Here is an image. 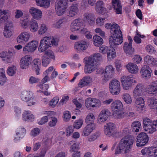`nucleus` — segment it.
<instances>
[{"label": "nucleus", "mask_w": 157, "mask_h": 157, "mask_svg": "<svg viewBox=\"0 0 157 157\" xmlns=\"http://www.w3.org/2000/svg\"><path fill=\"white\" fill-rule=\"evenodd\" d=\"M134 142V139L133 137L130 136H124L119 143L116 148L115 154L117 155L122 153H128Z\"/></svg>", "instance_id": "nucleus-1"}, {"label": "nucleus", "mask_w": 157, "mask_h": 157, "mask_svg": "<svg viewBox=\"0 0 157 157\" xmlns=\"http://www.w3.org/2000/svg\"><path fill=\"white\" fill-rule=\"evenodd\" d=\"M59 39L52 36H45L40 41L38 51L42 52L48 48L51 45L57 46L58 45Z\"/></svg>", "instance_id": "nucleus-2"}, {"label": "nucleus", "mask_w": 157, "mask_h": 157, "mask_svg": "<svg viewBox=\"0 0 157 157\" xmlns=\"http://www.w3.org/2000/svg\"><path fill=\"white\" fill-rule=\"evenodd\" d=\"M104 131L107 136L116 137L119 135V132L116 128L115 124L109 122L104 126Z\"/></svg>", "instance_id": "nucleus-3"}, {"label": "nucleus", "mask_w": 157, "mask_h": 157, "mask_svg": "<svg viewBox=\"0 0 157 157\" xmlns=\"http://www.w3.org/2000/svg\"><path fill=\"white\" fill-rule=\"evenodd\" d=\"M121 82L122 86L124 90H129L133 85V83H137L136 80L132 76V75L123 76L121 78Z\"/></svg>", "instance_id": "nucleus-4"}, {"label": "nucleus", "mask_w": 157, "mask_h": 157, "mask_svg": "<svg viewBox=\"0 0 157 157\" xmlns=\"http://www.w3.org/2000/svg\"><path fill=\"white\" fill-rule=\"evenodd\" d=\"M68 0H57L55 4V9L58 16L62 15L67 8Z\"/></svg>", "instance_id": "nucleus-5"}, {"label": "nucleus", "mask_w": 157, "mask_h": 157, "mask_svg": "<svg viewBox=\"0 0 157 157\" xmlns=\"http://www.w3.org/2000/svg\"><path fill=\"white\" fill-rule=\"evenodd\" d=\"M109 88L110 93L113 95L118 94L120 93L121 90L120 82L115 79H113L109 82Z\"/></svg>", "instance_id": "nucleus-6"}, {"label": "nucleus", "mask_w": 157, "mask_h": 157, "mask_svg": "<svg viewBox=\"0 0 157 157\" xmlns=\"http://www.w3.org/2000/svg\"><path fill=\"white\" fill-rule=\"evenodd\" d=\"M156 121H152L148 118H145L143 121V127L145 131L149 133H152L154 132V129L155 126V124Z\"/></svg>", "instance_id": "nucleus-7"}, {"label": "nucleus", "mask_w": 157, "mask_h": 157, "mask_svg": "<svg viewBox=\"0 0 157 157\" xmlns=\"http://www.w3.org/2000/svg\"><path fill=\"white\" fill-rule=\"evenodd\" d=\"M38 42L35 40H33L27 43L23 48L24 53L27 54L29 52H32L34 51L36 49Z\"/></svg>", "instance_id": "nucleus-8"}, {"label": "nucleus", "mask_w": 157, "mask_h": 157, "mask_svg": "<svg viewBox=\"0 0 157 157\" xmlns=\"http://www.w3.org/2000/svg\"><path fill=\"white\" fill-rule=\"evenodd\" d=\"M85 105L88 108L99 107L101 106L100 101L98 99L94 98H88L85 101Z\"/></svg>", "instance_id": "nucleus-9"}, {"label": "nucleus", "mask_w": 157, "mask_h": 157, "mask_svg": "<svg viewBox=\"0 0 157 157\" xmlns=\"http://www.w3.org/2000/svg\"><path fill=\"white\" fill-rule=\"evenodd\" d=\"M123 41L122 33L118 34L115 35H112L109 38L110 46L113 47L115 45H119Z\"/></svg>", "instance_id": "nucleus-10"}, {"label": "nucleus", "mask_w": 157, "mask_h": 157, "mask_svg": "<svg viewBox=\"0 0 157 157\" xmlns=\"http://www.w3.org/2000/svg\"><path fill=\"white\" fill-rule=\"evenodd\" d=\"M148 137L147 134L143 132H141L137 136L136 142L137 147H141L145 145L148 142Z\"/></svg>", "instance_id": "nucleus-11"}, {"label": "nucleus", "mask_w": 157, "mask_h": 157, "mask_svg": "<svg viewBox=\"0 0 157 157\" xmlns=\"http://www.w3.org/2000/svg\"><path fill=\"white\" fill-rule=\"evenodd\" d=\"M105 28L110 29V32L113 35H115L119 33H122L120 30V27L116 23L113 22L112 24L108 23L105 25Z\"/></svg>", "instance_id": "nucleus-12"}, {"label": "nucleus", "mask_w": 157, "mask_h": 157, "mask_svg": "<svg viewBox=\"0 0 157 157\" xmlns=\"http://www.w3.org/2000/svg\"><path fill=\"white\" fill-rule=\"evenodd\" d=\"M145 86L142 83H138L136 86L133 91V96L134 98L142 96L145 91Z\"/></svg>", "instance_id": "nucleus-13"}, {"label": "nucleus", "mask_w": 157, "mask_h": 157, "mask_svg": "<svg viewBox=\"0 0 157 157\" xmlns=\"http://www.w3.org/2000/svg\"><path fill=\"white\" fill-rule=\"evenodd\" d=\"M82 20L78 19L75 20L71 24L70 29L72 32L78 31L81 33V29H83L81 26L82 25Z\"/></svg>", "instance_id": "nucleus-14"}, {"label": "nucleus", "mask_w": 157, "mask_h": 157, "mask_svg": "<svg viewBox=\"0 0 157 157\" xmlns=\"http://www.w3.org/2000/svg\"><path fill=\"white\" fill-rule=\"evenodd\" d=\"M104 76L103 80L104 81L106 82L113 77L114 73V69L112 66L109 65L106 66Z\"/></svg>", "instance_id": "nucleus-15"}, {"label": "nucleus", "mask_w": 157, "mask_h": 157, "mask_svg": "<svg viewBox=\"0 0 157 157\" xmlns=\"http://www.w3.org/2000/svg\"><path fill=\"white\" fill-rule=\"evenodd\" d=\"M29 12L32 17L31 19L40 20L42 18V12L39 9L34 7H31L29 9Z\"/></svg>", "instance_id": "nucleus-16"}, {"label": "nucleus", "mask_w": 157, "mask_h": 157, "mask_svg": "<svg viewBox=\"0 0 157 157\" xmlns=\"http://www.w3.org/2000/svg\"><path fill=\"white\" fill-rule=\"evenodd\" d=\"M32 61V58L30 56H25L22 57L20 60V67L22 69H26L31 63Z\"/></svg>", "instance_id": "nucleus-17"}, {"label": "nucleus", "mask_w": 157, "mask_h": 157, "mask_svg": "<svg viewBox=\"0 0 157 157\" xmlns=\"http://www.w3.org/2000/svg\"><path fill=\"white\" fill-rule=\"evenodd\" d=\"M110 114V112L107 109L102 110L98 116V122L100 123L104 122L107 120Z\"/></svg>", "instance_id": "nucleus-18"}, {"label": "nucleus", "mask_w": 157, "mask_h": 157, "mask_svg": "<svg viewBox=\"0 0 157 157\" xmlns=\"http://www.w3.org/2000/svg\"><path fill=\"white\" fill-rule=\"evenodd\" d=\"M30 36L29 32H24L20 34L17 38V42L21 44H24L28 41Z\"/></svg>", "instance_id": "nucleus-19"}, {"label": "nucleus", "mask_w": 157, "mask_h": 157, "mask_svg": "<svg viewBox=\"0 0 157 157\" xmlns=\"http://www.w3.org/2000/svg\"><path fill=\"white\" fill-rule=\"evenodd\" d=\"M145 90L147 93L151 96L156 94L157 93V81L151 82L147 86Z\"/></svg>", "instance_id": "nucleus-20"}, {"label": "nucleus", "mask_w": 157, "mask_h": 157, "mask_svg": "<svg viewBox=\"0 0 157 157\" xmlns=\"http://www.w3.org/2000/svg\"><path fill=\"white\" fill-rule=\"evenodd\" d=\"M96 63L87 60L84 68V72L86 74L91 73L96 69Z\"/></svg>", "instance_id": "nucleus-21"}, {"label": "nucleus", "mask_w": 157, "mask_h": 157, "mask_svg": "<svg viewBox=\"0 0 157 157\" xmlns=\"http://www.w3.org/2000/svg\"><path fill=\"white\" fill-rule=\"evenodd\" d=\"M141 152L143 155H147L149 156H153L157 153V148L155 147H146L142 149Z\"/></svg>", "instance_id": "nucleus-22"}, {"label": "nucleus", "mask_w": 157, "mask_h": 157, "mask_svg": "<svg viewBox=\"0 0 157 157\" xmlns=\"http://www.w3.org/2000/svg\"><path fill=\"white\" fill-rule=\"evenodd\" d=\"M95 124H87L83 129L82 135L84 136H88L95 129Z\"/></svg>", "instance_id": "nucleus-23"}, {"label": "nucleus", "mask_w": 157, "mask_h": 157, "mask_svg": "<svg viewBox=\"0 0 157 157\" xmlns=\"http://www.w3.org/2000/svg\"><path fill=\"white\" fill-rule=\"evenodd\" d=\"M144 100L142 97L137 98L135 101V105L137 107V110L143 111L144 110L145 106Z\"/></svg>", "instance_id": "nucleus-24"}, {"label": "nucleus", "mask_w": 157, "mask_h": 157, "mask_svg": "<svg viewBox=\"0 0 157 157\" xmlns=\"http://www.w3.org/2000/svg\"><path fill=\"white\" fill-rule=\"evenodd\" d=\"M87 47V42L84 41L76 42L74 45L75 49L79 52H82L86 50Z\"/></svg>", "instance_id": "nucleus-25"}, {"label": "nucleus", "mask_w": 157, "mask_h": 157, "mask_svg": "<svg viewBox=\"0 0 157 157\" xmlns=\"http://www.w3.org/2000/svg\"><path fill=\"white\" fill-rule=\"evenodd\" d=\"M144 62L151 66H157V59L152 56L147 55L144 58Z\"/></svg>", "instance_id": "nucleus-26"}, {"label": "nucleus", "mask_w": 157, "mask_h": 157, "mask_svg": "<svg viewBox=\"0 0 157 157\" xmlns=\"http://www.w3.org/2000/svg\"><path fill=\"white\" fill-rule=\"evenodd\" d=\"M28 23L29 30L31 32L34 33L37 31L39 28V25L36 20L33 19H31Z\"/></svg>", "instance_id": "nucleus-27"}, {"label": "nucleus", "mask_w": 157, "mask_h": 157, "mask_svg": "<svg viewBox=\"0 0 157 157\" xmlns=\"http://www.w3.org/2000/svg\"><path fill=\"white\" fill-rule=\"evenodd\" d=\"M78 4L77 2L73 3L70 7L69 16L72 17L76 15L78 12Z\"/></svg>", "instance_id": "nucleus-28"}, {"label": "nucleus", "mask_w": 157, "mask_h": 157, "mask_svg": "<svg viewBox=\"0 0 157 157\" xmlns=\"http://www.w3.org/2000/svg\"><path fill=\"white\" fill-rule=\"evenodd\" d=\"M111 107L112 110L114 112L122 109L123 105L121 101L119 100H116L111 104Z\"/></svg>", "instance_id": "nucleus-29"}, {"label": "nucleus", "mask_w": 157, "mask_h": 157, "mask_svg": "<svg viewBox=\"0 0 157 157\" xmlns=\"http://www.w3.org/2000/svg\"><path fill=\"white\" fill-rule=\"evenodd\" d=\"M151 69L149 66L144 65L142 68L140 73L143 78H149L151 76Z\"/></svg>", "instance_id": "nucleus-30"}, {"label": "nucleus", "mask_w": 157, "mask_h": 157, "mask_svg": "<svg viewBox=\"0 0 157 157\" xmlns=\"http://www.w3.org/2000/svg\"><path fill=\"white\" fill-rule=\"evenodd\" d=\"M128 71L131 73L135 74L137 73L139 70L137 65L132 63H129L126 66Z\"/></svg>", "instance_id": "nucleus-31"}, {"label": "nucleus", "mask_w": 157, "mask_h": 157, "mask_svg": "<svg viewBox=\"0 0 157 157\" xmlns=\"http://www.w3.org/2000/svg\"><path fill=\"white\" fill-rule=\"evenodd\" d=\"M40 60L39 59H34L32 63V68L35 71L37 75L40 74Z\"/></svg>", "instance_id": "nucleus-32"}, {"label": "nucleus", "mask_w": 157, "mask_h": 157, "mask_svg": "<svg viewBox=\"0 0 157 157\" xmlns=\"http://www.w3.org/2000/svg\"><path fill=\"white\" fill-rule=\"evenodd\" d=\"M26 132V130L24 128H18L16 132V135L17 137L14 138V141H17L19 140L20 138H23Z\"/></svg>", "instance_id": "nucleus-33"}, {"label": "nucleus", "mask_w": 157, "mask_h": 157, "mask_svg": "<svg viewBox=\"0 0 157 157\" xmlns=\"http://www.w3.org/2000/svg\"><path fill=\"white\" fill-rule=\"evenodd\" d=\"M92 78L89 76L84 77L78 84L79 86L82 87L85 86H87L92 81Z\"/></svg>", "instance_id": "nucleus-34"}, {"label": "nucleus", "mask_w": 157, "mask_h": 157, "mask_svg": "<svg viewBox=\"0 0 157 157\" xmlns=\"http://www.w3.org/2000/svg\"><path fill=\"white\" fill-rule=\"evenodd\" d=\"M123 49L125 53L128 55H132L134 52V49L132 47V44H128V42L124 43Z\"/></svg>", "instance_id": "nucleus-35"}, {"label": "nucleus", "mask_w": 157, "mask_h": 157, "mask_svg": "<svg viewBox=\"0 0 157 157\" xmlns=\"http://www.w3.org/2000/svg\"><path fill=\"white\" fill-rule=\"evenodd\" d=\"M104 3L102 1H99L96 3V10L99 13H103L106 11V9L104 7Z\"/></svg>", "instance_id": "nucleus-36"}, {"label": "nucleus", "mask_w": 157, "mask_h": 157, "mask_svg": "<svg viewBox=\"0 0 157 157\" xmlns=\"http://www.w3.org/2000/svg\"><path fill=\"white\" fill-rule=\"evenodd\" d=\"M33 97L32 92L30 91H24L21 94V99L24 101H26L32 98Z\"/></svg>", "instance_id": "nucleus-37"}, {"label": "nucleus", "mask_w": 157, "mask_h": 157, "mask_svg": "<svg viewBox=\"0 0 157 157\" xmlns=\"http://www.w3.org/2000/svg\"><path fill=\"white\" fill-rule=\"evenodd\" d=\"M102 59L100 53H96L89 57L87 60L92 62H95L96 63V62L101 60Z\"/></svg>", "instance_id": "nucleus-38"}, {"label": "nucleus", "mask_w": 157, "mask_h": 157, "mask_svg": "<svg viewBox=\"0 0 157 157\" xmlns=\"http://www.w3.org/2000/svg\"><path fill=\"white\" fill-rule=\"evenodd\" d=\"M36 5L38 6L48 8L50 5V0H35Z\"/></svg>", "instance_id": "nucleus-39"}, {"label": "nucleus", "mask_w": 157, "mask_h": 157, "mask_svg": "<svg viewBox=\"0 0 157 157\" xmlns=\"http://www.w3.org/2000/svg\"><path fill=\"white\" fill-rule=\"evenodd\" d=\"M84 19L90 24H92L94 22L95 18L94 15L91 13H86L84 15Z\"/></svg>", "instance_id": "nucleus-40"}, {"label": "nucleus", "mask_w": 157, "mask_h": 157, "mask_svg": "<svg viewBox=\"0 0 157 157\" xmlns=\"http://www.w3.org/2000/svg\"><path fill=\"white\" fill-rule=\"evenodd\" d=\"M22 119L23 121H27L34 119V116L31 112L29 111H25L22 115Z\"/></svg>", "instance_id": "nucleus-41"}, {"label": "nucleus", "mask_w": 157, "mask_h": 157, "mask_svg": "<svg viewBox=\"0 0 157 157\" xmlns=\"http://www.w3.org/2000/svg\"><path fill=\"white\" fill-rule=\"evenodd\" d=\"M147 104L151 109H155L157 106V99L154 97H151L147 99Z\"/></svg>", "instance_id": "nucleus-42"}, {"label": "nucleus", "mask_w": 157, "mask_h": 157, "mask_svg": "<svg viewBox=\"0 0 157 157\" xmlns=\"http://www.w3.org/2000/svg\"><path fill=\"white\" fill-rule=\"evenodd\" d=\"M94 44L95 46L98 47L103 43L102 39L98 36L95 35L93 37Z\"/></svg>", "instance_id": "nucleus-43"}, {"label": "nucleus", "mask_w": 157, "mask_h": 157, "mask_svg": "<svg viewBox=\"0 0 157 157\" xmlns=\"http://www.w3.org/2000/svg\"><path fill=\"white\" fill-rule=\"evenodd\" d=\"M122 98L126 103L128 104H130L132 103V98L129 94L125 93L123 94L122 95Z\"/></svg>", "instance_id": "nucleus-44"}, {"label": "nucleus", "mask_w": 157, "mask_h": 157, "mask_svg": "<svg viewBox=\"0 0 157 157\" xmlns=\"http://www.w3.org/2000/svg\"><path fill=\"white\" fill-rule=\"evenodd\" d=\"M10 14L8 10H5L2 11L1 10V19L6 21L10 17Z\"/></svg>", "instance_id": "nucleus-45"}, {"label": "nucleus", "mask_w": 157, "mask_h": 157, "mask_svg": "<svg viewBox=\"0 0 157 157\" xmlns=\"http://www.w3.org/2000/svg\"><path fill=\"white\" fill-rule=\"evenodd\" d=\"M132 130L136 132H138L139 131L140 129L141 128V126L140 122L138 121L133 122L132 124Z\"/></svg>", "instance_id": "nucleus-46"}, {"label": "nucleus", "mask_w": 157, "mask_h": 157, "mask_svg": "<svg viewBox=\"0 0 157 157\" xmlns=\"http://www.w3.org/2000/svg\"><path fill=\"white\" fill-rule=\"evenodd\" d=\"M95 119V117L92 113H90L86 117L85 122L87 124H95L94 121Z\"/></svg>", "instance_id": "nucleus-47"}, {"label": "nucleus", "mask_w": 157, "mask_h": 157, "mask_svg": "<svg viewBox=\"0 0 157 157\" xmlns=\"http://www.w3.org/2000/svg\"><path fill=\"white\" fill-rule=\"evenodd\" d=\"M107 54L108 59L114 58L116 56L115 50L113 47L109 48Z\"/></svg>", "instance_id": "nucleus-48"}, {"label": "nucleus", "mask_w": 157, "mask_h": 157, "mask_svg": "<svg viewBox=\"0 0 157 157\" xmlns=\"http://www.w3.org/2000/svg\"><path fill=\"white\" fill-rule=\"evenodd\" d=\"M13 33V29L5 28L3 32V35L6 38H10L12 36Z\"/></svg>", "instance_id": "nucleus-49"}, {"label": "nucleus", "mask_w": 157, "mask_h": 157, "mask_svg": "<svg viewBox=\"0 0 157 157\" xmlns=\"http://www.w3.org/2000/svg\"><path fill=\"white\" fill-rule=\"evenodd\" d=\"M17 71V68L15 66H13L9 67L7 70V73L10 76H13L15 74Z\"/></svg>", "instance_id": "nucleus-50"}, {"label": "nucleus", "mask_w": 157, "mask_h": 157, "mask_svg": "<svg viewBox=\"0 0 157 157\" xmlns=\"http://www.w3.org/2000/svg\"><path fill=\"white\" fill-rule=\"evenodd\" d=\"M7 80L5 75V71L3 68L1 69V85H3L6 82Z\"/></svg>", "instance_id": "nucleus-51"}, {"label": "nucleus", "mask_w": 157, "mask_h": 157, "mask_svg": "<svg viewBox=\"0 0 157 157\" xmlns=\"http://www.w3.org/2000/svg\"><path fill=\"white\" fill-rule=\"evenodd\" d=\"M48 29V27L44 24H41L38 31L39 34L42 35L45 33Z\"/></svg>", "instance_id": "nucleus-52"}, {"label": "nucleus", "mask_w": 157, "mask_h": 157, "mask_svg": "<svg viewBox=\"0 0 157 157\" xmlns=\"http://www.w3.org/2000/svg\"><path fill=\"white\" fill-rule=\"evenodd\" d=\"M81 33H84L86 38L90 39L92 38L90 32L86 28H83L81 30Z\"/></svg>", "instance_id": "nucleus-53"}, {"label": "nucleus", "mask_w": 157, "mask_h": 157, "mask_svg": "<svg viewBox=\"0 0 157 157\" xmlns=\"http://www.w3.org/2000/svg\"><path fill=\"white\" fill-rule=\"evenodd\" d=\"M115 116L117 119H120L123 118L125 116V113L122 109L115 111Z\"/></svg>", "instance_id": "nucleus-54"}, {"label": "nucleus", "mask_w": 157, "mask_h": 157, "mask_svg": "<svg viewBox=\"0 0 157 157\" xmlns=\"http://www.w3.org/2000/svg\"><path fill=\"white\" fill-rule=\"evenodd\" d=\"M59 100V98L58 97H54L49 102V105L53 108L55 107L58 103Z\"/></svg>", "instance_id": "nucleus-55"}, {"label": "nucleus", "mask_w": 157, "mask_h": 157, "mask_svg": "<svg viewBox=\"0 0 157 157\" xmlns=\"http://www.w3.org/2000/svg\"><path fill=\"white\" fill-rule=\"evenodd\" d=\"M2 60L4 63H11L13 61L12 57L9 54L5 57L3 56Z\"/></svg>", "instance_id": "nucleus-56"}, {"label": "nucleus", "mask_w": 157, "mask_h": 157, "mask_svg": "<svg viewBox=\"0 0 157 157\" xmlns=\"http://www.w3.org/2000/svg\"><path fill=\"white\" fill-rule=\"evenodd\" d=\"M63 117L64 121H69L71 117L70 112L68 111H65L63 113Z\"/></svg>", "instance_id": "nucleus-57"}, {"label": "nucleus", "mask_w": 157, "mask_h": 157, "mask_svg": "<svg viewBox=\"0 0 157 157\" xmlns=\"http://www.w3.org/2000/svg\"><path fill=\"white\" fill-rule=\"evenodd\" d=\"M83 121L82 119H80L76 121L74 124V127L78 129L81 128L83 124Z\"/></svg>", "instance_id": "nucleus-58"}, {"label": "nucleus", "mask_w": 157, "mask_h": 157, "mask_svg": "<svg viewBox=\"0 0 157 157\" xmlns=\"http://www.w3.org/2000/svg\"><path fill=\"white\" fill-rule=\"evenodd\" d=\"M42 61L43 66L46 67L49 63L50 59L49 58L46 57V55H44L42 57Z\"/></svg>", "instance_id": "nucleus-59"}, {"label": "nucleus", "mask_w": 157, "mask_h": 157, "mask_svg": "<svg viewBox=\"0 0 157 157\" xmlns=\"http://www.w3.org/2000/svg\"><path fill=\"white\" fill-rule=\"evenodd\" d=\"M39 81L40 79L39 78L33 76H31L29 79V82L31 84L37 83L39 82Z\"/></svg>", "instance_id": "nucleus-60"}, {"label": "nucleus", "mask_w": 157, "mask_h": 157, "mask_svg": "<svg viewBox=\"0 0 157 157\" xmlns=\"http://www.w3.org/2000/svg\"><path fill=\"white\" fill-rule=\"evenodd\" d=\"M69 50V48L66 45H63L60 47L58 49V51L63 53L67 52Z\"/></svg>", "instance_id": "nucleus-61"}, {"label": "nucleus", "mask_w": 157, "mask_h": 157, "mask_svg": "<svg viewBox=\"0 0 157 157\" xmlns=\"http://www.w3.org/2000/svg\"><path fill=\"white\" fill-rule=\"evenodd\" d=\"M79 148L78 145L76 144H74L71 146L70 151L71 152H75L78 151Z\"/></svg>", "instance_id": "nucleus-62"}, {"label": "nucleus", "mask_w": 157, "mask_h": 157, "mask_svg": "<svg viewBox=\"0 0 157 157\" xmlns=\"http://www.w3.org/2000/svg\"><path fill=\"white\" fill-rule=\"evenodd\" d=\"M40 132V130L38 128H33L31 131V135L33 136L38 135Z\"/></svg>", "instance_id": "nucleus-63"}, {"label": "nucleus", "mask_w": 157, "mask_h": 157, "mask_svg": "<svg viewBox=\"0 0 157 157\" xmlns=\"http://www.w3.org/2000/svg\"><path fill=\"white\" fill-rule=\"evenodd\" d=\"M63 23V20L59 19L54 24L53 26L56 28L57 29L60 28L62 26Z\"/></svg>", "instance_id": "nucleus-64"}]
</instances>
